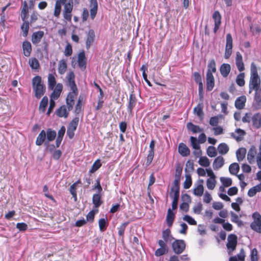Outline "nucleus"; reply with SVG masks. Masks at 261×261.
<instances>
[{"label":"nucleus","mask_w":261,"mask_h":261,"mask_svg":"<svg viewBox=\"0 0 261 261\" xmlns=\"http://www.w3.org/2000/svg\"><path fill=\"white\" fill-rule=\"evenodd\" d=\"M254 92L253 109H261V79L258 74L257 68L254 62L251 64L250 77L249 82V93Z\"/></svg>","instance_id":"nucleus-1"},{"label":"nucleus","mask_w":261,"mask_h":261,"mask_svg":"<svg viewBox=\"0 0 261 261\" xmlns=\"http://www.w3.org/2000/svg\"><path fill=\"white\" fill-rule=\"evenodd\" d=\"M162 238L163 240H159L158 241V243L160 248L157 249L154 252L155 256L157 257L167 254L169 252V248L167 243L171 242L172 240H174L169 228L162 231Z\"/></svg>","instance_id":"nucleus-2"},{"label":"nucleus","mask_w":261,"mask_h":261,"mask_svg":"<svg viewBox=\"0 0 261 261\" xmlns=\"http://www.w3.org/2000/svg\"><path fill=\"white\" fill-rule=\"evenodd\" d=\"M32 84L35 97L40 99L46 91V87L43 84L41 77L39 75L34 76L32 79Z\"/></svg>","instance_id":"nucleus-3"},{"label":"nucleus","mask_w":261,"mask_h":261,"mask_svg":"<svg viewBox=\"0 0 261 261\" xmlns=\"http://www.w3.org/2000/svg\"><path fill=\"white\" fill-rule=\"evenodd\" d=\"M253 221L250 223V228L254 231L261 233V215L257 212L252 214Z\"/></svg>","instance_id":"nucleus-4"},{"label":"nucleus","mask_w":261,"mask_h":261,"mask_svg":"<svg viewBox=\"0 0 261 261\" xmlns=\"http://www.w3.org/2000/svg\"><path fill=\"white\" fill-rule=\"evenodd\" d=\"M63 4L64 5L63 17L66 20L71 21L72 18L71 13L73 7V1L68 0L67 3Z\"/></svg>","instance_id":"nucleus-5"},{"label":"nucleus","mask_w":261,"mask_h":261,"mask_svg":"<svg viewBox=\"0 0 261 261\" xmlns=\"http://www.w3.org/2000/svg\"><path fill=\"white\" fill-rule=\"evenodd\" d=\"M172 248L173 251L176 254L182 253L186 248V243L183 240L175 239L172 243Z\"/></svg>","instance_id":"nucleus-6"},{"label":"nucleus","mask_w":261,"mask_h":261,"mask_svg":"<svg viewBox=\"0 0 261 261\" xmlns=\"http://www.w3.org/2000/svg\"><path fill=\"white\" fill-rule=\"evenodd\" d=\"M238 243V238L235 234H230L227 237V243L226 247L228 250V253L230 254L236 250Z\"/></svg>","instance_id":"nucleus-7"},{"label":"nucleus","mask_w":261,"mask_h":261,"mask_svg":"<svg viewBox=\"0 0 261 261\" xmlns=\"http://www.w3.org/2000/svg\"><path fill=\"white\" fill-rule=\"evenodd\" d=\"M232 38L231 35L228 33L226 37V45L225 48L224 58L228 59L232 54Z\"/></svg>","instance_id":"nucleus-8"},{"label":"nucleus","mask_w":261,"mask_h":261,"mask_svg":"<svg viewBox=\"0 0 261 261\" xmlns=\"http://www.w3.org/2000/svg\"><path fill=\"white\" fill-rule=\"evenodd\" d=\"M90 15L92 20L94 19L98 11V3L97 0H90Z\"/></svg>","instance_id":"nucleus-9"},{"label":"nucleus","mask_w":261,"mask_h":261,"mask_svg":"<svg viewBox=\"0 0 261 261\" xmlns=\"http://www.w3.org/2000/svg\"><path fill=\"white\" fill-rule=\"evenodd\" d=\"M44 35V33L43 31H38L34 32L32 34L31 37V41L34 45H38L41 41V39Z\"/></svg>","instance_id":"nucleus-10"},{"label":"nucleus","mask_w":261,"mask_h":261,"mask_svg":"<svg viewBox=\"0 0 261 261\" xmlns=\"http://www.w3.org/2000/svg\"><path fill=\"white\" fill-rule=\"evenodd\" d=\"M213 18L215 22L214 32L216 33L219 30L221 24V15L218 11L214 12L213 15Z\"/></svg>","instance_id":"nucleus-11"},{"label":"nucleus","mask_w":261,"mask_h":261,"mask_svg":"<svg viewBox=\"0 0 261 261\" xmlns=\"http://www.w3.org/2000/svg\"><path fill=\"white\" fill-rule=\"evenodd\" d=\"M95 38V32L93 30L90 29L88 31L86 40V47L87 49H89L92 44L94 42Z\"/></svg>","instance_id":"nucleus-12"},{"label":"nucleus","mask_w":261,"mask_h":261,"mask_svg":"<svg viewBox=\"0 0 261 261\" xmlns=\"http://www.w3.org/2000/svg\"><path fill=\"white\" fill-rule=\"evenodd\" d=\"M137 98L135 94L132 92L129 97L128 105L127 106V110L130 113H132L133 110L135 107L137 103Z\"/></svg>","instance_id":"nucleus-13"},{"label":"nucleus","mask_w":261,"mask_h":261,"mask_svg":"<svg viewBox=\"0 0 261 261\" xmlns=\"http://www.w3.org/2000/svg\"><path fill=\"white\" fill-rule=\"evenodd\" d=\"M236 64L238 70L242 72L245 70L244 64L243 61V57L239 51L236 53Z\"/></svg>","instance_id":"nucleus-14"},{"label":"nucleus","mask_w":261,"mask_h":261,"mask_svg":"<svg viewBox=\"0 0 261 261\" xmlns=\"http://www.w3.org/2000/svg\"><path fill=\"white\" fill-rule=\"evenodd\" d=\"M77 62L79 66L82 70L86 68V58L84 51H81L78 55Z\"/></svg>","instance_id":"nucleus-15"},{"label":"nucleus","mask_w":261,"mask_h":261,"mask_svg":"<svg viewBox=\"0 0 261 261\" xmlns=\"http://www.w3.org/2000/svg\"><path fill=\"white\" fill-rule=\"evenodd\" d=\"M75 75L73 71H70L68 74V85L70 87L71 91L77 90L75 81Z\"/></svg>","instance_id":"nucleus-16"},{"label":"nucleus","mask_w":261,"mask_h":261,"mask_svg":"<svg viewBox=\"0 0 261 261\" xmlns=\"http://www.w3.org/2000/svg\"><path fill=\"white\" fill-rule=\"evenodd\" d=\"M247 100L246 96L242 95L238 97L234 102V106L237 109L242 110L244 108Z\"/></svg>","instance_id":"nucleus-17"},{"label":"nucleus","mask_w":261,"mask_h":261,"mask_svg":"<svg viewBox=\"0 0 261 261\" xmlns=\"http://www.w3.org/2000/svg\"><path fill=\"white\" fill-rule=\"evenodd\" d=\"M69 111L66 106L62 105L56 110V113L58 117L66 118L68 116Z\"/></svg>","instance_id":"nucleus-18"},{"label":"nucleus","mask_w":261,"mask_h":261,"mask_svg":"<svg viewBox=\"0 0 261 261\" xmlns=\"http://www.w3.org/2000/svg\"><path fill=\"white\" fill-rule=\"evenodd\" d=\"M252 126L256 129L261 127V114L259 113L255 114L251 118Z\"/></svg>","instance_id":"nucleus-19"},{"label":"nucleus","mask_w":261,"mask_h":261,"mask_svg":"<svg viewBox=\"0 0 261 261\" xmlns=\"http://www.w3.org/2000/svg\"><path fill=\"white\" fill-rule=\"evenodd\" d=\"M180 179V178L175 177L173 185L171 188L170 196H172V194H179Z\"/></svg>","instance_id":"nucleus-20"},{"label":"nucleus","mask_w":261,"mask_h":261,"mask_svg":"<svg viewBox=\"0 0 261 261\" xmlns=\"http://www.w3.org/2000/svg\"><path fill=\"white\" fill-rule=\"evenodd\" d=\"M203 104L202 101L198 103L196 107L194 108L193 112L194 114L196 115L201 120H202L204 117V112L203 111Z\"/></svg>","instance_id":"nucleus-21"},{"label":"nucleus","mask_w":261,"mask_h":261,"mask_svg":"<svg viewBox=\"0 0 261 261\" xmlns=\"http://www.w3.org/2000/svg\"><path fill=\"white\" fill-rule=\"evenodd\" d=\"M231 70V66L228 63L222 64L220 67V72L223 77H227Z\"/></svg>","instance_id":"nucleus-22"},{"label":"nucleus","mask_w":261,"mask_h":261,"mask_svg":"<svg viewBox=\"0 0 261 261\" xmlns=\"http://www.w3.org/2000/svg\"><path fill=\"white\" fill-rule=\"evenodd\" d=\"M179 154L182 156H187L190 154V150L184 143H179L178 148Z\"/></svg>","instance_id":"nucleus-23"},{"label":"nucleus","mask_w":261,"mask_h":261,"mask_svg":"<svg viewBox=\"0 0 261 261\" xmlns=\"http://www.w3.org/2000/svg\"><path fill=\"white\" fill-rule=\"evenodd\" d=\"M256 149L254 146H252L249 149L247 154V160L250 164H252L255 161V157L256 155Z\"/></svg>","instance_id":"nucleus-24"},{"label":"nucleus","mask_w":261,"mask_h":261,"mask_svg":"<svg viewBox=\"0 0 261 261\" xmlns=\"http://www.w3.org/2000/svg\"><path fill=\"white\" fill-rule=\"evenodd\" d=\"M206 89L207 91H210L213 90L215 86V79L213 74H206Z\"/></svg>","instance_id":"nucleus-25"},{"label":"nucleus","mask_w":261,"mask_h":261,"mask_svg":"<svg viewBox=\"0 0 261 261\" xmlns=\"http://www.w3.org/2000/svg\"><path fill=\"white\" fill-rule=\"evenodd\" d=\"M101 193L94 194L92 197V202L95 208L99 207L103 203Z\"/></svg>","instance_id":"nucleus-26"},{"label":"nucleus","mask_w":261,"mask_h":261,"mask_svg":"<svg viewBox=\"0 0 261 261\" xmlns=\"http://www.w3.org/2000/svg\"><path fill=\"white\" fill-rule=\"evenodd\" d=\"M22 49L23 55L25 57H29L32 51V45L28 41H24L22 43Z\"/></svg>","instance_id":"nucleus-27"},{"label":"nucleus","mask_w":261,"mask_h":261,"mask_svg":"<svg viewBox=\"0 0 261 261\" xmlns=\"http://www.w3.org/2000/svg\"><path fill=\"white\" fill-rule=\"evenodd\" d=\"M224 164V160L222 156H217L214 161L213 166L214 170H218Z\"/></svg>","instance_id":"nucleus-28"},{"label":"nucleus","mask_w":261,"mask_h":261,"mask_svg":"<svg viewBox=\"0 0 261 261\" xmlns=\"http://www.w3.org/2000/svg\"><path fill=\"white\" fill-rule=\"evenodd\" d=\"M66 131V128L64 126H62L58 133V136L56 140V147H59L61 143L63 140V138L64 136Z\"/></svg>","instance_id":"nucleus-29"},{"label":"nucleus","mask_w":261,"mask_h":261,"mask_svg":"<svg viewBox=\"0 0 261 261\" xmlns=\"http://www.w3.org/2000/svg\"><path fill=\"white\" fill-rule=\"evenodd\" d=\"M56 73L54 74L49 73L48 75L47 82L48 87L50 90H53L57 84L55 77Z\"/></svg>","instance_id":"nucleus-30"},{"label":"nucleus","mask_w":261,"mask_h":261,"mask_svg":"<svg viewBox=\"0 0 261 261\" xmlns=\"http://www.w3.org/2000/svg\"><path fill=\"white\" fill-rule=\"evenodd\" d=\"M236 135L232 133L231 136L238 142L241 141L246 134L245 132L240 128L237 129L236 130Z\"/></svg>","instance_id":"nucleus-31"},{"label":"nucleus","mask_w":261,"mask_h":261,"mask_svg":"<svg viewBox=\"0 0 261 261\" xmlns=\"http://www.w3.org/2000/svg\"><path fill=\"white\" fill-rule=\"evenodd\" d=\"M67 68V65L66 63V61L64 59L61 60L58 64V72L59 73L62 75L64 74Z\"/></svg>","instance_id":"nucleus-32"},{"label":"nucleus","mask_w":261,"mask_h":261,"mask_svg":"<svg viewBox=\"0 0 261 261\" xmlns=\"http://www.w3.org/2000/svg\"><path fill=\"white\" fill-rule=\"evenodd\" d=\"M175 218V214L173 212L171 208H169L167 212V215L166 217V222L167 225L169 227H170L172 225L173 221Z\"/></svg>","instance_id":"nucleus-33"},{"label":"nucleus","mask_w":261,"mask_h":261,"mask_svg":"<svg viewBox=\"0 0 261 261\" xmlns=\"http://www.w3.org/2000/svg\"><path fill=\"white\" fill-rule=\"evenodd\" d=\"M83 97L81 96L79 97L75 107L74 113L75 114H80L83 110Z\"/></svg>","instance_id":"nucleus-34"},{"label":"nucleus","mask_w":261,"mask_h":261,"mask_svg":"<svg viewBox=\"0 0 261 261\" xmlns=\"http://www.w3.org/2000/svg\"><path fill=\"white\" fill-rule=\"evenodd\" d=\"M46 138V133L44 130H42L36 140V144L37 146L41 145L44 142Z\"/></svg>","instance_id":"nucleus-35"},{"label":"nucleus","mask_w":261,"mask_h":261,"mask_svg":"<svg viewBox=\"0 0 261 261\" xmlns=\"http://www.w3.org/2000/svg\"><path fill=\"white\" fill-rule=\"evenodd\" d=\"M229 150V148L225 143H221L218 146V150L220 154L224 155L226 154Z\"/></svg>","instance_id":"nucleus-36"},{"label":"nucleus","mask_w":261,"mask_h":261,"mask_svg":"<svg viewBox=\"0 0 261 261\" xmlns=\"http://www.w3.org/2000/svg\"><path fill=\"white\" fill-rule=\"evenodd\" d=\"M208 69L207 71L206 74H213V73H215L216 72V62L214 59H212L209 63L208 64Z\"/></svg>","instance_id":"nucleus-37"},{"label":"nucleus","mask_w":261,"mask_h":261,"mask_svg":"<svg viewBox=\"0 0 261 261\" xmlns=\"http://www.w3.org/2000/svg\"><path fill=\"white\" fill-rule=\"evenodd\" d=\"M187 126L188 129L191 130L193 133H200L202 131V129L198 125H195L191 122L187 123Z\"/></svg>","instance_id":"nucleus-38"},{"label":"nucleus","mask_w":261,"mask_h":261,"mask_svg":"<svg viewBox=\"0 0 261 261\" xmlns=\"http://www.w3.org/2000/svg\"><path fill=\"white\" fill-rule=\"evenodd\" d=\"M98 225L99 227V230L103 232L105 231L108 227V223L107 221V218H100L98 220Z\"/></svg>","instance_id":"nucleus-39"},{"label":"nucleus","mask_w":261,"mask_h":261,"mask_svg":"<svg viewBox=\"0 0 261 261\" xmlns=\"http://www.w3.org/2000/svg\"><path fill=\"white\" fill-rule=\"evenodd\" d=\"M246 149L245 148H240L237 150L236 155L238 161H242L245 157Z\"/></svg>","instance_id":"nucleus-40"},{"label":"nucleus","mask_w":261,"mask_h":261,"mask_svg":"<svg viewBox=\"0 0 261 261\" xmlns=\"http://www.w3.org/2000/svg\"><path fill=\"white\" fill-rule=\"evenodd\" d=\"M79 122V118L78 117H74L69 123L67 128L75 131L77 128Z\"/></svg>","instance_id":"nucleus-41"},{"label":"nucleus","mask_w":261,"mask_h":261,"mask_svg":"<svg viewBox=\"0 0 261 261\" xmlns=\"http://www.w3.org/2000/svg\"><path fill=\"white\" fill-rule=\"evenodd\" d=\"M56 135L57 134L55 130H52L50 128H48L46 130V136L48 142L54 140Z\"/></svg>","instance_id":"nucleus-42"},{"label":"nucleus","mask_w":261,"mask_h":261,"mask_svg":"<svg viewBox=\"0 0 261 261\" xmlns=\"http://www.w3.org/2000/svg\"><path fill=\"white\" fill-rule=\"evenodd\" d=\"M48 104V97L46 96L43 97L40 104H39V110L41 111L42 112L44 113L46 110V108Z\"/></svg>","instance_id":"nucleus-43"},{"label":"nucleus","mask_w":261,"mask_h":261,"mask_svg":"<svg viewBox=\"0 0 261 261\" xmlns=\"http://www.w3.org/2000/svg\"><path fill=\"white\" fill-rule=\"evenodd\" d=\"M240 167L238 163H234L230 165L229 167V171L230 174L233 175H237L239 171Z\"/></svg>","instance_id":"nucleus-44"},{"label":"nucleus","mask_w":261,"mask_h":261,"mask_svg":"<svg viewBox=\"0 0 261 261\" xmlns=\"http://www.w3.org/2000/svg\"><path fill=\"white\" fill-rule=\"evenodd\" d=\"M23 22L21 26V30L23 32V36L24 37H27L28 35L29 28H30V23L29 21L25 20L23 21Z\"/></svg>","instance_id":"nucleus-45"},{"label":"nucleus","mask_w":261,"mask_h":261,"mask_svg":"<svg viewBox=\"0 0 261 261\" xmlns=\"http://www.w3.org/2000/svg\"><path fill=\"white\" fill-rule=\"evenodd\" d=\"M29 63L32 69H38L40 68L39 62L36 58L30 59Z\"/></svg>","instance_id":"nucleus-46"},{"label":"nucleus","mask_w":261,"mask_h":261,"mask_svg":"<svg viewBox=\"0 0 261 261\" xmlns=\"http://www.w3.org/2000/svg\"><path fill=\"white\" fill-rule=\"evenodd\" d=\"M244 77L245 73L243 72L240 73L237 75L236 81L238 86L240 87L244 86L245 83Z\"/></svg>","instance_id":"nucleus-47"},{"label":"nucleus","mask_w":261,"mask_h":261,"mask_svg":"<svg viewBox=\"0 0 261 261\" xmlns=\"http://www.w3.org/2000/svg\"><path fill=\"white\" fill-rule=\"evenodd\" d=\"M204 192V188L202 184H199L193 189V194L197 196H201Z\"/></svg>","instance_id":"nucleus-48"},{"label":"nucleus","mask_w":261,"mask_h":261,"mask_svg":"<svg viewBox=\"0 0 261 261\" xmlns=\"http://www.w3.org/2000/svg\"><path fill=\"white\" fill-rule=\"evenodd\" d=\"M101 166V163L99 159L96 160L93 164L91 169L89 170L90 173H93L96 172Z\"/></svg>","instance_id":"nucleus-49"},{"label":"nucleus","mask_w":261,"mask_h":261,"mask_svg":"<svg viewBox=\"0 0 261 261\" xmlns=\"http://www.w3.org/2000/svg\"><path fill=\"white\" fill-rule=\"evenodd\" d=\"M206 153L208 156L212 158L217 155V152L216 148L213 146H210L206 149Z\"/></svg>","instance_id":"nucleus-50"},{"label":"nucleus","mask_w":261,"mask_h":261,"mask_svg":"<svg viewBox=\"0 0 261 261\" xmlns=\"http://www.w3.org/2000/svg\"><path fill=\"white\" fill-rule=\"evenodd\" d=\"M192 184V180L190 174L186 175V179L184 182V188L185 189H189Z\"/></svg>","instance_id":"nucleus-51"},{"label":"nucleus","mask_w":261,"mask_h":261,"mask_svg":"<svg viewBox=\"0 0 261 261\" xmlns=\"http://www.w3.org/2000/svg\"><path fill=\"white\" fill-rule=\"evenodd\" d=\"M191 143L192 147L195 149L198 150L200 149V146L199 143H200L199 141L197 139L196 137L191 136L190 137Z\"/></svg>","instance_id":"nucleus-52"},{"label":"nucleus","mask_w":261,"mask_h":261,"mask_svg":"<svg viewBox=\"0 0 261 261\" xmlns=\"http://www.w3.org/2000/svg\"><path fill=\"white\" fill-rule=\"evenodd\" d=\"M62 3L60 1H56L54 10V16L58 17L60 16L61 10V5Z\"/></svg>","instance_id":"nucleus-53"},{"label":"nucleus","mask_w":261,"mask_h":261,"mask_svg":"<svg viewBox=\"0 0 261 261\" xmlns=\"http://www.w3.org/2000/svg\"><path fill=\"white\" fill-rule=\"evenodd\" d=\"M220 179L224 187H228L232 185V180L229 177H221Z\"/></svg>","instance_id":"nucleus-54"},{"label":"nucleus","mask_w":261,"mask_h":261,"mask_svg":"<svg viewBox=\"0 0 261 261\" xmlns=\"http://www.w3.org/2000/svg\"><path fill=\"white\" fill-rule=\"evenodd\" d=\"M198 163L201 166L205 167L209 166L210 164L209 159L206 156L200 157Z\"/></svg>","instance_id":"nucleus-55"},{"label":"nucleus","mask_w":261,"mask_h":261,"mask_svg":"<svg viewBox=\"0 0 261 261\" xmlns=\"http://www.w3.org/2000/svg\"><path fill=\"white\" fill-rule=\"evenodd\" d=\"M173 200L172 202V208L173 210L177 208L178 205V201L179 197V194H172Z\"/></svg>","instance_id":"nucleus-56"},{"label":"nucleus","mask_w":261,"mask_h":261,"mask_svg":"<svg viewBox=\"0 0 261 261\" xmlns=\"http://www.w3.org/2000/svg\"><path fill=\"white\" fill-rule=\"evenodd\" d=\"M95 212L94 210L90 211L86 215L87 222L93 223L95 218Z\"/></svg>","instance_id":"nucleus-57"},{"label":"nucleus","mask_w":261,"mask_h":261,"mask_svg":"<svg viewBox=\"0 0 261 261\" xmlns=\"http://www.w3.org/2000/svg\"><path fill=\"white\" fill-rule=\"evenodd\" d=\"M182 172V166L178 163L176 165L175 177L180 178Z\"/></svg>","instance_id":"nucleus-58"},{"label":"nucleus","mask_w":261,"mask_h":261,"mask_svg":"<svg viewBox=\"0 0 261 261\" xmlns=\"http://www.w3.org/2000/svg\"><path fill=\"white\" fill-rule=\"evenodd\" d=\"M183 220L187 222L190 225H196L197 224L196 221L189 215H185L183 217Z\"/></svg>","instance_id":"nucleus-59"},{"label":"nucleus","mask_w":261,"mask_h":261,"mask_svg":"<svg viewBox=\"0 0 261 261\" xmlns=\"http://www.w3.org/2000/svg\"><path fill=\"white\" fill-rule=\"evenodd\" d=\"M72 54V46L69 43H67L65 48L64 55L69 57Z\"/></svg>","instance_id":"nucleus-60"},{"label":"nucleus","mask_w":261,"mask_h":261,"mask_svg":"<svg viewBox=\"0 0 261 261\" xmlns=\"http://www.w3.org/2000/svg\"><path fill=\"white\" fill-rule=\"evenodd\" d=\"M207 187L210 190H213L216 186V180L213 178H208L206 180Z\"/></svg>","instance_id":"nucleus-61"},{"label":"nucleus","mask_w":261,"mask_h":261,"mask_svg":"<svg viewBox=\"0 0 261 261\" xmlns=\"http://www.w3.org/2000/svg\"><path fill=\"white\" fill-rule=\"evenodd\" d=\"M39 14L36 11H34L32 13L30 16V23L32 25L35 23L38 19Z\"/></svg>","instance_id":"nucleus-62"},{"label":"nucleus","mask_w":261,"mask_h":261,"mask_svg":"<svg viewBox=\"0 0 261 261\" xmlns=\"http://www.w3.org/2000/svg\"><path fill=\"white\" fill-rule=\"evenodd\" d=\"M128 224V222H124L122 223L119 228H118V234L119 236L123 237L126 227Z\"/></svg>","instance_id":"nucleus-63"},{"label":"nucleus","mask_w":261,"mask_h":261,"mask_svg":"<svg viewBox=\"0 0 261 261\" xmlns=\"http://www.w3.org/2000/svg\"><path fill=\"white\" fill-rule=\"evenodd\" d=\"M258 252L256 248H253L251 251L250 257L251 261H258Z\"/></svg>","instance_id":"nucleus-64"}]
</instances>
